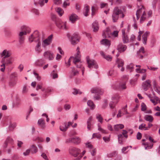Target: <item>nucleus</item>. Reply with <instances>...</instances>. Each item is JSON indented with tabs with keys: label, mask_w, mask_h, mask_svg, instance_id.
<instances>
[{
	"label": "nucleus",
	"mask_w": 160,
	"mask_h": 160,
	"mask_svg": "<svg viewBox=\"0 0 160 160\" xmlns=\"http://www.w3.org/2000/svg\"><path fill=\"white\" fill-rule=\"evenodd\" d=\"M144 119L149 122H152L153 120V117L151 115H146L144 117Z\"/></svg>",
	"instance_id": "obj_35"
},
{
	"label": "nucleus",
	"mask_w": 160,
	"mask_h": 160,
	"mask_svg": "<svg viewBox=\"0 0 160 160\" xmlns=\"http://www.w3.org/2000/svg\"><path fill=\"white\" fill-rule=\"evenodd\" d=\"M11 53L8 50L5 49L4 50L3 52L0 54V55L1 57H3L2 59L4 58V60H5V58H8L11 56Z\"/></svg>",
	"instance_id": "obj_17"
},
{
	"label": "nucleus",
	"mask_w": 160,
	"mask_h": 160,
	"mask_svg": "<svg viewBox=\"0 0 160 160\" xmlns=\"http://www.w3.org/2000/svg\"><path fill=\"white\" fill-rule=\"evenodd\" d=\"M119 17H120V15L113 12V13L112 15V21L113 22H117Z\"/></svg>",
	"instance_id": "obj_27"
},
{
	"label": "nucleus",
	"mask_w": 160,
	"mask_h": 160,
	"mask_svg": "<svg viewBox=\"0 0 160 160\" xmlns=\"http://www.w3.org/2000/svg\"><path fill=\"white\" fill-rule=\"evenodd\" d=\"M12 63V59L11 58H8L5 60V64L7 65L11 64Z\"/></svg>",
	"instance_id": "obj_59"
},
{
	"label": "nucleus",
	"mask_w": 160,
	"mask_h": 160,
	"mask_svg": "<svg viewBox=\"0 0 160 160\" xmlns=\"http://www.w3.org/2000/svg\"><path fill=\"white\" fill-rule=\"evenodd\" d=\"M33 74L36 77V78L39 81L41 80V78L40 76L38 75V73H36L34 71L33 72Z\"/></svg>",
	"instance_id": "obj_57"
},
{
	"label": "nucleus",
	"mask_w": 160,
	"mask_h": 160,
	"mask_svg": "<svg viewBox=\"0 0 160 160\" xmlns=\"http://www.w3.org/2000/svg\"><path fill=\"white\" fill-rule=\"evenodd\" d=\"M79 48L77 47V53L76 55H75V57L74 58L73 57H71V58H73V62L74 64H76L78 62L80 61V52L79 50Z\"/></svg>",
	"instance_id": "obj_12"
},
{
	"label": "nucleus",
	"mask_w": 160,
	"mask_h": 160,
	"mask_svg": "<svg viewBox=\"0 0 160 160\" xmlns=\"http://www.w3.org/2000/svg\"><path fill=\"white\" fill-rule=\"evenodd\" d=\"M43 56L45 58H48L49 60H51L54 58L53 54L49 51L45 52L43 54Z\"/></svg>",
	"instance_id": "obj_16"
},
{
	"label": "nucleus",
	"mask_w": 160,
	"mask_h": 160,
	"mask_svg": "<svg viewBox=\"0 0 160 160\" xmlns=\"http://www.w3.org/2000/svg\"><path fill=\"white\" fill-rule=\"evenodd\" d=\"M37 42L38 43L36 46L35 50L37 53H39L40 52L41 44L40 41Z\"/></svg>",
	"instance_id": "obj_39"
},
{
	"label": "nucleus",
	"mask_w": 160,
	"mask_h": 160,
	"mask_svg": "<svg viewBox=\"0 0 160 160\" xmlns=\"http://www.w3.org/2000/svg\"><path fill=\"white\" fill-rule=\"evenodd\" d=\"M80 142V139L78 137L71 138L67 139L66 140V143H72L77 144H79Z\"/></svg>",
	"instance_id": "obj_11"
},
{
	"label": "nucleus",
	"mask_w": 160,
	"mask_h": 160,
	"mask_svg": "<svg viewBox=\"0 0 160 160\" xmlns=\"http://www.w3.org/2000/svg\"><path fill=\"white\" fill-rule=\"evenodd\" d=\"M71 71L69 73V76L70 78H72L74 76L79 74V71L77 69H76L74 67H71Z\"/></svg>",
	"instance_id": "obj_15"
},
{
	"label": "nucleus",
	"mask_w": 160,
	"mask_h": 160,
	"mask_svg": "<svg viewBox=\"0 0 160 160\" xmlns=\"http://www.w3.org/2000/svg\"><path fill=\"white\" fill-rule=\"evenodd\" d=\"M113 12L120 15L121 18H123L124 16V15L121 9L119 8L118 7H116L114 8Z\"/></svg>",
	"instance_id": "obj_19"
},
{
	"label": "nucleus",
	"mask_w": 160,
	"mask_h": 160,
	"mask_svg": "<svg viewBox=\"0 0 160 160\" xmlns=\"http://www.w3.org/2000/svg\"><path fill=\"white\" fill-rule=\"evenodd\" d=\"M116 63L119 68L122 67L124 65V61L121 59H118L116 61Z\"/></svg>",
	"instance_id": "obj_34"
},
{
	"label": "nucleus",
	"mask_w": 160,
	"mask_h": 160,
	"mask_svg": "<svg viewBox=\"0 0 160 160\" xmlns=\"http://www.w3.org/2000/svg\"><path fill=\"white\" fill-rule=\"evenodd\" d=\"M30 149L31 150V153L32 154L36 153L38 151L37 147L34 144L31 145Z\"/></svg>",
	"instance_id": "obj_32"
},
{
	"label": "nucleus",
	"mask_w": 160,
	"mask_h": 160,
	"mask_svg": "<svg viewBox=\"0 0 160 160\" xmlns=\"http://www.w3.org/2000/svg\"><path fill=\"white\" fill-rule=\"evenodd\" d=\"M92 27L93 28V31L94 32H97L98 30V22L95 21L92 23Z\"/></svg>",
	"instance_id": "obj_36"
},
{
	"label": "nucleus",
	"mask_w": 160,
	"mask_h": 160,
	"mask_svg": "<svg viewBox=\"0 0 160 160\" xmlns=\"http://www.w3.org/2000/svg\"><path fill=\"white\" fill-rule=\"evenodd\" d=\"M22 31L19 32L18 38L19 42L20 44H22L24 41V35H26L30 32V29L26 26H23L22 28Z\"/></svg>",
	"instance_id": "obj_1"
},
{
	"label": "nucleus",
	"mask_w": 160,
	"mask_h": 160,
	"mask_svg": "<svg viewBox=\"0 0 160 160\" xmlns=\"http://www.w3.org/2000/svg\"><path fill=\"white\" fill-rule=\"evenodd\" d=\"M124 127V125L122 124H118L115 125L114 128L115 130L118 131L119 130L122 129Z\"/></svg>",
	"instance_id": "obj_37"
},
{
	"label": "nucleus",
	"mask_w": 160,
	"mask_h": 160,
	"mask_svg": "<svg viewBox=\"0 0 160 160\" xmlns=\"http://www.w3.org/2000/svg\"><path fill=\"white\" fill-rule=\"evenodd\" d=\"M150 33L149 32L146 31L142 36V41L143 43L145 45L147 43V38Z\"/></svg>",
	"instance_id": "obj_23"
},
{
	"label": "nucleus",
	"mask_w": 160,
	"mask_h": 160,
	"mask_svg": "<svg viewBox=\"0 0 160 160\" xmlns=\"http://www.w3.org/2000/svg\"><path fill=\"white\" fill-rule=\"evenodd\" d=\"M145 52V51H144V48L142 47L140 48L139 50L137 52V54L138 55V56L140 57V58L142 59L143 58V56L141 54H143Z\"/></svg>",
	"instance_id": "obj_30"
},
{
	"label": "nucleus",
	"mask_w": 160,
	"mask_h": 160,
	"mask_svg": "<svg viewBox=\"0 0 160 160\" xmlns=\"http://www.w3.org/2000/svg\"><path fill=\"white\" fill-rule=\"evenodd\" d=\"M41 156L45 160H48V159L46 155V154L44 152H42L41 155Z\"/></svg>",
	"instance_id": "obj_62"
},
{
	"label": "nucleus",
	"mask_w": 160,
	"mask_h": 160,
	"mask_svg": "<svg viewBox=\"0 0 160 160\" xmlns=\"http://www.w3.org/2000/svg\"><path fill=\"white\" fill-rule=\"evenodd\" d=\"M45 63L44 60L42 59L37 60L35 62L36 65L39 67L42 66Z\"/></svg>",
	"instance_id": "obj_26"
},
{
	"label": "nucleus",
	"mask_w": 160,
	"mask_h": 160,
	"mask_svg": "<svg viewBox=\"0 0 160 160\" xmlns=\"http://www.w3.org/2000/svg\"><path fill=\"white\" fill-rule=\"evenodd\" d=\"M150 82L149 80H147L143 82L142 84V87L143 89L146 91L148 88L150 87Z\"/></svg>",
	"instance_id": "obj_18"
},
{
	"label": "nucleus",
	"mask_w": 160,
	"mask_h": 160,
	"mask_svg": "<svg viewBox=\"0 0 160 160\" xmlns=\"http://www.w3.org/2000/svg\"><path fill=\"white\" fill-rule=\"evenodd\" d=\"M123 80L119 84L118 88L120 89H123L126 88V84L128 79V76L125 75L123 76Z\"/></svg>",
	"instance_id": "obj_9"
},
{
	"label": "nucleus",
	"mask_w": 160,
	"mask_h": 160,
	"mask_svg": "<svg viewBox=\"0 0 160 160\" xmlns=\"http://www.w3.org/2000/svg\"><path fill=\"white\" fill-rule=\"evenodd\" d=\"M38 124L42 129H44L46 127L44 120L42 118H40L38 120Z\"/></svg>",
	"instance_id": "obj_21"
},
{
	"label": "nucleus",
	"mask_w": 160,
	"mask_h": 160,
	"mask_svg": "<svg viewBox=\"0 0 160 160\" xmlns=\"http://www.w3.org/2000/svg\"><path fill=\"white\" fill-rule=\"evenodd\" d=\"M86 60L89 68H94L95 69L98 68V66L95 60H91L88 57H86Z\"/></svg>",
	"instance_id": "obj_6"
},
{
	"label": "nucleus",
	"mask_w": 160,
	"mask_h": 160,
	"mask_svg": "<svg viewBox=\"0 0 160 160\" xmlns=\"http://www.w3.org/2000/svg\"><path fill=\"white\" fill-rule=\"evenodd\" d=\"M100 43L102 44L108 46H110L111 44L109 41L106 39L102 40L101 41Z\"/></svg>",
	"instance_id": "obj_31"
},
{
	"label": "nucleus",
	"mask_w": 160,
	"mask_h": 160,
	"mask_svg": "<svg viewBox=\"0 0 160 160\" xmlns=\"http://www.w3.org/2000/svg\"><path fill=\"white\" fill-rule=\"evenodd\" d=\"M6 141L8 143H10L12 144L13 143V140L10 137H8L7 138Z\"/></svg>",
	"instance_id": "obj_47"
},
{
	"label": "nucleus",
	"mask_w": 160,
	"mask_h": 160,
	"mask_svg": "<svg viewBox=\"0 0 160 160\" xmlns=\"http://www.w3.org/2000/svg\"><path fill=\"white\" fill-rule=\"evenodd\" d=\"M51 75L52 76L53 79H55L58 77V75L55 72L54 70H53L51 74Z\"/></svg>",
	"instance_id": "obj_48"
},
{
	"label": "nucleus",
	"mask_w": 160,
	"mask_h": 160,
	"mask_svg": "<svg viewBox=\"0 0 160 160\" xmlns=\"http://www.w3.org/2000/svg\"><path fill=\"white\" fill-rule=\"evenodd\" d=\"M119 17H120V15L113 12V13L112 15V21L113 22H117Z\"/></svg>",
	"instance_id": "obj_28"
},
{
	"label": "nucleus",
	"mask_w": 160,
	"mask_h": 160,
	"mask_svg": "<svg viewBox=\"0 0 160 160\" xmlns=\"http://www.w3.org/2000/svg\"><path fill=\"white\" fill-rule=\"evenodd\" d=\"M126 29L123 28L122 30V38L124 43H126L129 42L128 37L125 33Z\"/></svg>",
	"instance_id": "obj_14"
},
{
	"label": "nucleus",
	"mask_w": 160,
	"mask_h": 160,
	"mask_svg": "<svg viewBox=\"0 0 160 160\" xmlns=\"http://www.w3.org/2000/svg\"><path fill=\"white\" fill-rule=\"evenodd\" d=\"M53 91V89L50 88H46V93H48L50 92H52Z\"/></svg>",
	"instance_id": "obj_64"
},
{
	"label": "nucleus",
	"mask_w": 160,
	"mask_h": 160,
	"mask_svg": "<svg viewBox=\"0 0 160 160\" xmlns=\"http://www.w3.org/2000/svg\"><path fill=\"white\" fill-rule=\"evenodd\" d=\"M142 8L143 9V6L141 5L140 8L137 10L136 14L140 15L142 12Z\"/></svg>",
	"instance_id": "obj_51"
},
{
	"label": "nucleus",
	"mask_w": 160,
	"mask_h": 160,
	"mask_svg": "<svg viewBox=\"0 0 160 160\" xmlns=\"http://www.w3.org/2000/svg\"><path fill=\"white\" fill-rule=\"evenodd\" d=\"M134 66V65L133 63H131L127 66L126 68L127 69L131 70L130 72H131L132 71L131 70L133 69Z\"/></svg>",
	"instance_id": "obj_49"
},
{
	"label": "nucleus",
	"mask_w": 160,
	"mask_h": 160,
	"mask_svg": "<svg viewBox=\"0 0 160 160\" xmlns=\"http://www.w3.org/2000/svg\"><path fill=\"white\" fill-rule=\"evenodd\" d=\"M86 147L89 148L91 149L92 148V146L90 142H88L86 143Z\"/></svg>",
	"instance_id": "obj_63"
},
{
	"label": "nucleus",
	"mask_w": 160,
	"mask_h": 160,
	"mask_svg": "<svg viewBox=\"0 0 160 160\" xmlns=\"http://www.w3.org/2000/svg\"><path fill=\"white\" fill-rule=\"evenodd\" d=\"M17 83L16 80H13L11 81L9 83V85L12 87H13Z\"/></svg>",
	"instance_id": "obj_61"
},
{
	"label": "nucleus",
	"mask_w": 160,
	"mask_h": 160,
	"mask_svg": "<svg viewBox=\"0 0 160 160\" xmlns=\"http://www.w3.org/2000/svg\"><path fill=\"white\" fill-rule=\"evenodd\" d=\"M51 18L52 21L55 22V23L59 19L56 17V16L53 14H51Z\"/></svg>",
	"instance_id": "obj_45"
},
{
	"label": "nucleus",
	"mask_w": 160,
	"mask_h": 160,
	"mask_svg": "<svg viewBox=\"0 0 160 160\" xmlns=\"http://www.w3.org/2000/svg\"><path fill=\"white\" fill-rule=\"evenodd\" d=\"M146 15L145 12V11L143 12L142 15L140 18V22L141 23H142L143 22V21L146 19Z\"/></svg>",
	"instance_id": "obj_41"
},
{
	"label": "nucleus",
	"mask_w": 160,
	"mask_h": 160,
	"mask_svg": "<svg viewBox=\"0 0 160 160\" xmlns=\"http://www.w3.org/2000/svg\"><path fill=\"white\" fill-rule=\"evenodd\" d=\"M32 140L34 141L38 140L40 142H42L43 141V139L42 138L37 137L35 138H33Z\"/></svg>",
	"instance_id": "obj_50"
},
{
	"label": "nucleus",
	"mask_w": 160,
	"mask_h": 160,
	"mask_svg": "<svg viewBox=\"0 0 160 160\" xmlns=\"http://www.w3.org/2000/svg\"><path fill=\"white\" fill-rule=\"evenodd\" d=\"M117 153L118 152L117 151H114L109 154L108 155V157H115L117 155Z\"/></svg>",
	"instance_id": "obj_58"
},
{
	"label": "nucleus",
	"mask_w": 160,
	"mask_h": 160,
	"mask_svg": "<svg viewBox=\"0 0 160 160\" xmlns=\"http://www.w3.org/2000/svg\"><path fill=\"white\" fill-rule=\"evenodd\" d=\"M78 17L76 14L72 13L69 17V19L72 23H74L78 19Z\"/></svg>",
	"instance_id": "obj_24"
},
{
	"label": "nucleus",
	"mask_w": 160,
	"mask_h": 160,
	"mask_svg": "<svg viewBox=\"0 0 160 160\" xmlns=\"http://www.w3.org/2000/svg\"><path fill=\"white\" fill-rule=\"evenodd\" d=\"M119 98V97L117 94L112 97V100L113 101L110 102L109 104V106L111 109H113L114 108L115 104L118 102Z\"/></svg>",
	"instance_id": "obj_8"
},
{
	"label": "nucleus",
	"mask_w": 160,
	"mask_h": 160,
	"mask_svg": "<svg viewBox=\"0 0 160 160\" xmlns=\"http://www.w3.org/2000/svg\"><path fill=\"white\" fill-rule=\"evenodd\" d=\"M68 0H66L63 2L62 5V7L63 8H65L67 7V6H68L70 5L69 3L68 2Z\"/></svg>",
	"instance_id": "obj_52"
},
{
	"label": "nucleus",
	"mask_w": 160,
	"mask_h": 160,
	"mask_svg": "<svg viewBox=\"0 0 160 160\" xmlns=\"http://www.w3.org/2000/svg\"><path fill=\"white\" fill-rule=\"evenodd\" d=\"M68 128L67 122L62 123V125L60 126V130L62 132H65Z\"/></svg>",
	"instance_id": "obj_22"
},
{
	"label": "nucleus",
	"mask_w": 160,
	"mask_h": 160,
	"mask_svg": "<svg viewBox=\"0 0 160 160\" xmlns=\"http://www.w3.org/2000/svg\"><path fill=\"white\" fill-rule=\"evenodd\" d=\"M87 105L90 107V109H93L95 108V105L91 100H89L88 101Z\"/></svg>",
	"instance_id": "obj_40"
},
{
	"label": "nucleus",
	"mask_w": 160,
	"mask_h": 160,
	"mask_svg": "<svg viewBox=\"0 0 160 160\" xmlns=\"http://www.w3.org/2000/svg\"><path fill=\"white\" fill-rule=\"evenodd\" d=\"M81 152L80 149L71 146L69 149V154L74 157H76Z\"/></svg>",
	"instance_id": "obj_3"
},
{
	"label": "nucleus",
	"mask_w": 160,
	"mask_h": 160,
	"mask_svg": "<svg viewBox=\"0 0 160 160\" xmlns=\"http://www.w3.org/2000/svg\"><path fill=\"white\" fill-rule=\"evenodd\" d=\"M122 135L121 134H119L118 135V142L120 144H122V140H120V139L122 138Z\"/></svg>",
	"instance_id": "obj_60"
},
{
	"label": "nucleus",
	"mask_w": 160,
	"mask_h": 160,
	"mask_svg": "<svg viewBox=\"0 0 160 160\" xmlns=\"http://www.w3.org/2000/svg\"><path fill=\"white\" fill-rule=\"evenodd\" d=\"M17 126V123L15 122L10 123L8 127V131H12Z\"/></svg>",
	"instance_id": "obj_33"
},
{
	"label": "nucleus",
	"mask_w": 160,
	"mask_h": 160,
	"mask_svg": "<svg viewBox=\"0 0 160 160\" xmlns=\"http://www.w3.org/2000/svg\"><path fill=\"white\" fill-rule=\"evenodd\" d=\"M119 17H120V15L113 12V13L112 15V21L113 22H117Z\"/></svg>",
	"instance_id": "obj_29"
},
{
	"label": "nucleus",
	"mask_w": 160,
	"mask_h": 160,
	"mask_svg": "<svg viewBox=\"0 0 160 160\" xmlns=\"http://www.w3.org/2000/svg\"><path fill=\"white\" fill-rule=\"evenodd\" d=\"M96 118L98 120V122H99L101 123H102L103 119L101 115L97 114H96Z\"/></svg>",
	"instance_id": "obj_43"
},
{
	"label": "nucleus",
	"mask_w": 160,
	"mask_h": 160,
	"mask_svg": "<svg viewBox=\"0 0 160 160\" xmlns=\"http://www.w3.org/2000/svg\"><path fill=\"white\" fill-rule=\"evenodd\" d=\"M71 44L74 45L77 44L79 42V37L77 33H74L72 36L68 37Z\"/></svg>",
	"instance_id": "obj_2"
},
{
	"label": "nucleus",
	"mask_w": 160,
	"mask_h": 160,
	"mask_svg": "<svg viewBox=\"0 0 160 160\" xmlns=\"http://www.w3.org/2000/svg\"><path fill=\"white\" fill-rule=\"evenodd\" d=\"M48 0H39L38 3L39 5L41 6H42L44 5V1L45 3H47L48 2Z\"/></svg>",
	"instance_id": "obj_53"
},
{
	"label": "nucleus",
	"mask_w": 160,
	"mask_h": 160,
	"mask_svg": "<svg viewBox=\"0 0 160 160\" xmlns=\"http://www.w3.org/2000/svg\"><path fill=\"white\" fill-rule=\"evenodd\" d=\"M58 21L55 22L57 26L59 28L62 29H66V22H65L62 21L61 19H59Z\"/></svg>",
	"instance_id": "obj_13"
},
{
	"label": "nucleus",
	"mask_w": 160,
	"mask_h": 160,
	"mask_svg": "<svg viewBox=\"0 0 160 160\" xmlns=\"http://www.w3.org/2000/svg\"><path fill=\"white\" fill-rule=\"evenodd\" d=\"M89 11V7L88 5H86L84 7L83 12V14L85 16L87 17L88 15V12Z\"/></svg>",
	"instance_id": "obj_38"
},
{
	"label": "nucleus",
	"mask_w": 160,
	"mask_h": 160,
	"mask_svg": "<svg viewBox=\"0 0 160 160\" xmlns=\"http://www.w3.org/2000/svg\"><path fill=\"white\" fill-rule=\"evenodd\" d=\"M29 40L30 42H32L33 41L36 42L40 41L38 32L37 31H35L29 37Z\"/></svg>",
	"instance_id": "obj_5"
},
{
	"label": "nucleus",
	"mask_w": 160,
	"mask_h": 160,
	"mask_svg": "<svg viewBox=\"0 0 160 160\" xmlns=\"http://www.w3.org/2000/svg\"><path fill=\"white\" fill-rule=\"evenodd\" d=\"M109 30V29L107 28L105 32H104L102 34V36H105L106 38H109L110 37V35H111L114 37H117L118 36V32L117 31H114L112 33L109 34L108 32Z\"/></svg>",
	"instance_id": "obj_7"
},
{
	"label": "nucleus",
	"mask_w": 160,
	"mask_h": 160,
	"mask_svg": "<svg viewBox=\"0 0 160 160\" xmlns=\"http://www.w3.org/2000/svg\"><path fill=\"white\" fill-rule=\"evenodd\" d=\"M155 91L158 94H160V87L158 86L153 88Z\"/></svg>",
	"instance_id": "obj_54"
},
{
	"label": "nucleus",
	"mask_w": 160,
	"mask_h": 160,
	"mask_svg": "<svg viewBox=\"0 0 160 160\" xmlns=\"http://www.w3.org/2000/svg\"><path fill=\"white\" fill-rule=\"evenodd\" d=\"M53 35L52 34L49 35L48 37L43 41L42 46L43 47H45L49 45L52 42Z\"/></svg>",
	"instance_id": "obj_10"
},
{
	"label": "nucleus",
	"mask_w": 160,
	"mask_h": 160,
	"mask_svg": "<svg viewBox=\"0 0 160 160\" xmlns=\"http://www.w3.org/2000/svg\"><path fill=\"white\" fill-rule=\"evenodd\" d=\"M75 65H76L77 67V68H81L82 70V75H83L84 73V68L83 67L82 68V67L81 66V65L80 64V61L79 62H78L77 63V64H74Z\"/></svg>",
	"instance_id": "obj_44"
},
{
	"label": "nucleus",
	"mask_w": 160,
	"mask_h": 160,
	"mask_svg": "<svg viewBox=\"0 0 160 160\" xmlns=\"http://www.w3.org/2000/svg\"><path fill=\"white\" fill-rule=\"evenodd\" d=\"M145 126L146 124H145L142 123L139 126L138 129L142 130H144Z\"/></svg>",
	"instance_id": "obj_56"
},
{
	"label": "nucleus",
	"mask_w": 160,
	"mask_h": 160,
	"mask_svg": "<svg viewBox=\"0 0 160 160\" xmlns=\"http://www.w3.org/2000/svg\"><path fill=\"white\" fill-rule=\"evenodd\" d=\"M56 10L59 15L62 16L63 13L64 11L62 9L60 8H56Z\"/></svg>",
	"instance_id": "obj_42"
},
{
	"label": "nucleus",
	"mask_w": 160,
	"mask_h": 160,
	"mask_svg": "<svg viewBox=\"0 0 160 160\" xmlns=\"http://www.w3.org/2000/svg\"><path fill=\"white\" fill-rule=\"evenodd\" d=\"M141 107V110L142 111H144L146 110V106L144 103L142 102V103Z\"/></svg>",
	"instance_id": "obj_55"
},
{
	"label": "nucleus",
	"mask_w": 160,
	"mask_h": 160,
	"mask_svg": "<svg viewBox=\"0 0 160 160\" xmlns=\"http://www.w3.org/2000/svg\"><path fill=\"white\" fill-rule=\"evenodd\" d=\"M91 92L92 93H95L97 95L94 97V98L96 100H98L100 98L99 95H101L103 93V91L99 88H94L91 89Z\"/></svg>",
	"instance_id": "obj_4"
},
{
	"label": "nucleus",
	"mask_w": 160,
	"mask_h": 160,
	"mask_svg": "<svg viewBox=\"0 0 160 160\" xmlns=\"http://www.w3.org/2000/svg\"><path fill=\"white\" fill-rule=\"evenodd\" d=\"M31 12L34 14L35 15L39 16V12L38 10L35 8H32L31 9Z\"/></svg>",
	"instance_id": "obj_46"
},
{
	"label": "nucleus",
	"mask_w": 160,
	"mask_h": 160,
	"mask_svg": "<svg viewBox=\"0 0 160 160\" xmlns=\"http://www.w3.org/2000/svg\"><path fill=\"white\" fill-rule=\"evenodd\" d=\"M100 53L103 57L105 59L107 60L108 61H110L112 60V57L109 55H105L104 52L102 51H101Z\"/></svg>",
	"instance_id": "obj_25"
},
{
	"label": "nucleus",
	"mask_w": 160,
	"mask_h": 160,
	"mask_svg": "<svg viewBox=\"0 0 160 160\" xmlns=\"http://www.w3.org/2000/svg\"><path fill=\"white\" fill-rule=\"evenodd\" d=\"M127 47L126 45H123L122 43L119 44L117 47V49L119 52H123L126 50Z\"/></svg>",
	"instance_id": "obj_20"
}]
</instances>
